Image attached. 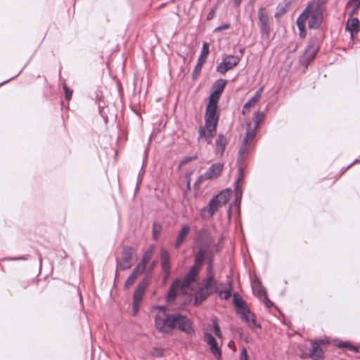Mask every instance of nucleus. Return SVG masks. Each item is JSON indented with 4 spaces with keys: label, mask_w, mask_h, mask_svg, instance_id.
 <instances>
[{
    "label": "nucleus",
    "mask_w": 360,
    "mask_h": 360,
    "mask_svg": "<svg viewBox=\"0 0 360 360\" xmlns=\"http://www.w3.org/2000/svg\"><path fill=\"white\" fill-rule=\"evenodd\" d=\"M258 18L262 33L268 37L270 32V22L268 13L264 8L261 7L259 8Z\"/></svg>",
    "instance_id": "obj_13"
},
{
    "label": "nucleus",
    "mask_w": 360,
    "mask_h": 360,
    "mask_svg": "<svg viewBox=\"0 0 360 360\" xmlns=\"http://www.w3.org/2000/svg\"><path fill=\"white\" fill-rule=\"evenodd\" d=\"M209 44L207 42H204L203 44H202V50H201V53H200V56L199 57V58H201V59H203V60H207V56L209 54V52H210V49H209Z\"/></svg>",
    "instance_id": "obj_30"
},
{
    "label": "nucleus",
    "mask_w": 360,
    "mask_h": 360,
    "mask_svg": "<svg viewBox=\"0 0 360 360\" xmlns=\"http://www.w3.org/2000/svg\"><path fill=\"white\" fill-rule=\"evenodd\" d=\"M323 340H317L311 342L309 356L312 360H323V351L321 348V345L323 344Z\"/></svg>",
    "instance_id": "obj_16"
},
{
    "label": "nucleus",
    "mask_w": 360,
    "mask_h": 360,
    "mask_svg": "<svg viewBox=\"0 0 360 360\" xmlns=\"http://www.w3.org/2000/svg\"><path fill=\"white\" fill-rule=\"evenodd\" d=\"M243 177H244L243 169L242 167H240L238 169V177L237 181H236V186H235V190H236L237 195L239 193H240V195H241V190L240 188V185L242 184Z\"/></svg>",
    "instance_id": "obj_27"
},
{
    "label": "nucleus",
    "mask_w": 360,
    "mask_h": 360,
    "mask_svg": "<svg viewBox=\"0 0 360 360\" xmlns=\"http://www.w3.org/2000/svg\"><path fill=\"white\" fill-rule=\"evenodd\" d=\"M136 249L130 246H124L122 249L120 257L117 259V267L121 270L129 269L131 265V259Z\"/></svg>",
    "instance_id": "obj_9"
},
{
    "label": "nucleus",
    "mask_w": 360,
    "mask_h": 360,
    "mask_svg": "<svg viewBox=\"0 0 360 360\" xmlns=\"http://www.w3.org/2000/svg\"><path fill=\"white\" fill-rule=\"evenodd\" d=\"M209 273H211V274H213V273H212V264H209V265H208V268H207V274H208Z\"/></svg>",
    "instance_id": "obj_42"
},
{
    "label": "nucleus",
    "mask_w": 360,
    "mask_h": 360,
    "mask_svg": "<svg viewBox=\"0 0 360 360\" xmlns=\"http://www.w3.org/2000/svg\"><path fill=\"white\" fill-rule=\"evenodd\" d=\"M205 62H206L205 60L198 58L197 64L195 65L194 70L193 71V78L196 77L200 73L202 67Z\"/></svg>",
    "instance_id": "obj_28"
},
{
    "label": "nucleus",
    "mask_w": 360,
    "mask_h": 360,
    "mask_svg": "<svg viewBox=\"0 0 360 360\" xmlns=\"http://www.w3.org/2000/svg\"><path fill=\"white\" fill-rule=\"evenodd\" d=\"M319 49V41L316 39H311L305 49L304 55L300 59L301 63L307 66L309 63L315 58Z\"/></svg>",
    "instance_id": "obj_10"
},
{
    "label": "nucleus",
    "mask_w": 360,
    "mask_h": 360,
    "mask_svg": "<svg viewBox=\"0 0 360 360\" xmlns=\"http://www.w3.org/2000/svg\"><path fill=\"white\" fill-rule=\"evenodd\" d=\"M212 323H213L214 334L217 337L221 338V330H220L219 326V324L217 323V319H212Z\"/></svg>",
    "instance_id": "obj_35"
},
{
    "label": "nucleus",
    "mask_w": 360,
    "mask_h": 360,
    "mask_svg": "<svg viewBox=\"0 0 360 360\" xmlns=\"http://www.w3.org/2000/svg\"><path fill=\"white\" fill-rule=\"evenodd\" d=\"M147 264L144 263L143 262L141 261L138 265L134 268L132 272L135 273L137 276L141 274L144 272L146 268Z\"/></svg>",
    "instance_id": "obj_31"
},
{
    "label": "nucleus",
    "mask_w": 360,
    "mask_h": 360,
    "mask_svg": "<svg viewBox=\"0 0 360 360\" xmlns=\"http://www.w3.org/2000/svg\"><path fill=\"white\" fill-rule=\"evenodd\" d=\"M336 346L338 348H345L355 353L359 352V347L347 341H340L336 344Z\"/></svg>",
    "instance_id": "obj_25"
},
{
    "label": "nucleus",
    "mask_w": 360,
    "mask_h": 360,
    "mask_svg": "<svg viewBox=\"0 0 360 360\" xmlns=\"http://www.w3.org/2000/svg\"><path fill=\"white\" fill-rule=\"evenodd\" d=\"M360 22L357 18H352L346 22V30L349 32L351 38L353 39L354 34H357L359 31Z\"/></svg>",
    "instance_id": "obj_21"
},
{
    "label": "nucleus",
    "mask_w": 360,
    "mask_h": 360,
    "mask_svg": "<svg viewBox=\"0 0 360 360\" xmlns=\"http://www.w3.org/2000/svg\"><path fill=\"white\" fill-rule=\"evenodd\" d=\"M63 89L65 91V99L70 101L72 96V90H71L66 84L63 85Z\"/></svg>",
    "instance_id": "obj_37"
},
{
    "label": "nucleus",
    "mask_w": 360,
    "mask_h": 360,
    "mask_svg": "<svg viewBox=\"0 0 360 360\" xmlns=\"http://www.w3.org/2000/svg\"><path fill=\"white\" fill-rule=\"evenodd\" d=\"M233 303L236 307L237 313L239 312L240 310H242L243 308H248L245 302L237 294L233 295Z\"/></svg>",
    "instance_id": "obj_26"
},
{
    "label": "nucleus",
    "mask_w": 360,
    "mask_h": 360,
    "mask_svg": "<svg viewBox=\"0 0 360 360\" xmlns=\"http://www.w3.org/2000/svg\"><path fill=\"white\" fill-rule=\"evenodd\" d=\"M264 119V114L262 112L258 111L255 115L254 125H252L251 122L247 124L246 134L243 141L242 146L239 150V153L241 156H243L245 153L252 150L253 146L252 142L256 136L258 125L263 122Z\"/></svg>",
    "instance_id": "obj_6"
},
{
    "label": "nucleus",
    "mask_w": 360,
    "mask_h": 360,
    "mask_svg": "<svg viewBox=\"0 0 360 360\" xmlns=\"http://www.w3.org/2000/svg\"><path fill=\"white\" fill-rule=\"evenodd\" d=\"M323 20V11L319 1L313 0L309 3L302 13L297 18L296 24L301 37H305L306 22L310 29H317Z\"/></svg>",
    "instance_id": "obj_3"
},
{
    "label": "nucleus",
    "mask_w": 360,
    "mask_h": 360,
    "mask_svg": "<svg viewBox=\"0 0 360 360\" xmlns=\"http://www.w3.org/2000/svg\"><path fill=\"white\" fill-rule=\"evenodd\" d=\"M217 292V281L214 279L212 274L209 273L206 278L202 281L201 287L196 292L194 303L195 305L200 304L208 297Z\"/></svg>",
    "instance_id": "obj_7"
},
{
    "label": "nucleus",
    "mask_w": 360,
    "mask_h": 360,
    "mask_svg": "<svg viewBox=\"0 0 360 360\" xmlns=\"http://www.w3.org/2000/svg\"><path fill=\"white\" fill-rule=\"evenodd\" d=\"M146 291V286L143 283H139L136 288V290L133 296V314L136 316L139 310L140 305L142 302L143 295Z\"/></svg>",
    "instance_id": "obj_12"
},
{
    "label": "nucleus",
    "mask_w": 360,
    "mask_h": 360,
    "mask_svg": "<svg viewBox=\"0 0 360 360\" xmlns=\"http://www.w3.org/2000/svg\"><path fill=\"white\" fill-rule=\"evenodd\" d=\"M166 307L155 306V326L164 334H172L174 330H179L187 334L194 332L188 317L180 314H167Z\"/></svg>",
    "instance_id": "obj_2"
},
{
    "label": "nucleus",
    "mask_w": 360,
    "mask_h": 360,
    "mask_svg": "<svg viewBox=\"0 0 360 360\" xmlns=\"http://www.w3.org/2000/svg\"><path fill=\"white\" fill-rule=\"evenodd\" d=\"M237 314L240 316V319L248 324L249 327H259V326L257 323L256 316L255 314L252 313L248 307L243 308L242 310H240L239 312Z\"/></svg>",
    "instance_id": "obj_14"
},
{
    "label": "nucleus",
    "mask_w": 360,
    "mask_h": 360,
    "mask_svg": "<svg viewBox=\"0 0 360 360\" xmlns=\"http://www.w3.org/2000/svg\"><path fill=\"white\" fill-rule=\"evenodd\" d=\"M264 86H261L257 91V92L255 93L254 96L249 101H248L246 103H245V105L243 107V110H242L243 114H246V113L249 112L250 109L253 106H255V105L259 101V99L262 96V94L264 91Z\"/></svg>",
    "instance_id": "obj_18"
},
{
    "label": "nucleus",
    "mask_w": 360,
    "mask_h": 360,
    "mask_svg": "<svg viewBox=\"0 0 360 360\" xmlns=\"http://www.w3.org/2000/svg\"><path fill=\"white\" fill-rule=\"evenodd\" d=\"M231 195V191L230 189L221 191L211 199L207 206L200 210V217L203 219H211L220 207L226 204Z\"/></svg>",
    "instance_id": "obj_4"
},
{
    "label": "nucleus",
    "mask_w": 360,
    "mask_h": 360,
    "mask_svg": "<svg viewBox=\"0 0 360 360\" xmlns=\"http://www.w3.org/2000/svg\"><path fill=\"white\" fill-rule=\"evenodd\" d=\"M228 214H229V217H231V207H229V208Z\"/></svg>",
    "instance_id": "obj_44"
},
{
    "label": "nucleus",
    "mask_w": 360,
    "mask_h": 360,
    "mask_svg": "<svg viewBox=\"0 0 360 360\" xmlns=\"http://www.w3.org/2000/svg\"><path fill=\"white\" fill-rule=\"evenodd\" d=\"M229 28V25H224L221 27H219L216 29V31H221L222 30L228 29Z\"/></svg>",
    "instance_id": "obj_41"
},
{
    "label": "nucleus",
    "mask_w": 360,
    "mask_h": 360,
    "mask_svg": "<svg viewBox=\"0 0 360 360\" xmlns=\"http://www.w3.org/2000/svg\"><path fill=\"white\" fill-rule=\"evenodd\" d=\"M214 12H215L214 9H212L210 11V13H208L207 17V20H211L213 18V16L214 15Z\"/></svg>",
    "instance_id": "obj_40"
},
{
    "label": "nucleus",
    "mask_w": 360,
    "mask_h": 360,
    "mask_svg": "<svg viewBox=\"0 0 360 360\" xmlns=\"http://www.w3.org/2000/svg\"><path fill=\"white\" fill-rule=\"evenodd\" d=\"M66 283L62 280H57L53 285V288L55 290L60 291L66 285Z\"/></svg>",
    "instance_id": "obj_33"
},
{
    "label": "nucleus",
    "mask_w": 360,
    "mask_h": 360,
    "mask_svg": "<svg viewBox=\"0 0 360 360\" xmlns=\"http://www.w3.org/2000/svg\"><path fill=\"white\" fill-rule=\"evenodd\" d=\"M360 7V0H349L346 5V11L349 15L352 17Z\"/></svg>",
    "instance_id": "obj_24"
},
{
    "label": "nucleus",
    "mask_w": 360,
    "mask_h": 360,
    "mask_svg": "<svg viewBox=\"0 0 360 360\" xmlns=\"http://www.w3.org/2000/svg\"><path fill=\"white\" fill-rule=\"evenodd\" d=\"M219 296L224 300H228L231 296V288L221 290L219 292Z\"/></svg>",
    "instance_id": "obj_34"
},
{
    "label": "nucleus",
    "mask_w": 360,
    "mask_h": 360,
    "mask_svg": "<svg viewBox=\"0 0 360 360\" xmlns=\"http://www.w3.org/2000/svg\"><path fill=\"white\" fill-rule=\"evenodd\" d=\"M192 160V158H188V159L186 160L184 162H187L188 161H189V160Z\"/></svg>",
    "instance_id": "obj_46"
},
{
    "label": "nucleus",
    "mask_w": 360,
    "mask_h": 360,
    "mask_svg": "<svg viewBox=\"0 0 360 360\" xmlns=\"http://www.w3.org/2000/svg\"><path fill=\"white\" fill-rule=\"evenodd\" d=\"M138 276H137L135 273L131 272V274H130V276L128 277V278L127 279V281L124 283V288L128 289L131 286H132L134 285V283H135Z\"/></svg>",
    "instance_id": "obj_29"
},
{
    "label": "nucleus",
    "mask_w": 360,
    "mask_h": 360,
    "mask_svg": "<svg viewBox=\"0 0 360 360\" xmlns=\"http://www.w3.org/2000/svg\"><path fill=\"white\" fill-rule=\"evenodd\" d=\"M160 259L161 267L167 278L170 274V257L168 251L165 248L161 249Z\"/></svg>",
    "instance_id": "obj_19"
},
{
    "label": "nucleus",
    "mask_w": 360,
    "mask_h": 360,
    "mask_svg": "<svg viewBox=\"0 0 360 360\" xmlns=\"http://www.w3.org/2000/svg\"><path fill=\"white\" fill-rule=\"evenodd\" d=\"M216 143V154L222 155L226 150L227 145V140L225 136L222 134H219L215 141Z\"/></svg>",
    "instance_id": "obj_22"
},
{
    "label": "nucleus",
    "mask_w": 360,
    "mask_h": 360,
    "mask_svg": "<svg viewBox=\"0 0 360 360\" xmlns=\"http://www.w3.org/2000/svg\"><path fill=\"white\" fill-rule=\"evenodd\" d=\"M248 352L245 349H243L241 352V360H248Z\"/></svg>",
    "instance_id": "obj_39"
},
{
    "label": "nucleus",
    "mask_w": 360,
    "mask_h": 360,
    "mask_svg": "<svg viewBox=\"0 0 360 360\" xmlns=\"http://www.w3.org/2000/svg\"><path fill=\"white\" fill-rule=\"evenodd\" d=\"M161 227L159 225L154 224L153 226V238L156 240L160 233Z\"/></svg>",
    "instance_id": "obj_38"
},
{
    "label": "nucleus",
    "mask_w": 360,
    "mask_h": 360,
    "mask_svg": "<svg viewBox=\"0 0 360 360\" xmlns=\"http://www.w3.org/2000/svg\"><path fill=\"white\" fill-rule=\"evenodd\" d=\"M152 255H153V250L152 249L148 250L143 255L141 261L146 264H148V262L150 261V259L152 257Z\"/></svg>",
    "instance_id": "obj_36"
},
{
    "label": "nucleus",
    "mask_w": 360,
    "mask_h": 360,
    "mask_svg": "<svg viewBox=\"0 0 360 360\" xmlns=\"http://www.w3.org/2000/svg\"><path fill=\"white\" fill-rule=\"evenodd\" d=\"M194 241L199 248L195 259L200 258V262H203L204 259L210 253L211 248L214 245V241L212 234L207 229H201L195 233Z\"/></svg>",
    "instance_id": "obj_5"
},
{
    "label": "nucleus",
    "mask_w": 360,
    "mask_h": 360,
    "mask_svg": "<svg viewBox=\"0 0 360 360\" xmlns=\"http://www.w3.org/2000/svg\"><path fill=\"white\" fill-rule=\"evenodd\" d=\"M205 340L210 346V349L212 354L217 359H219L221 357V352L219 348L215 338L210 333L205 334Z\"/></svg>",
    "instance_id": "obj_17"
},
{
    "label": "nucleus",
    "mask_w": 360,
    "mask_h": 360,
    "mask_svg": "<svg viewBox=\"0 0 360 360\" xmlns=\"http://www.w3.org/2000/svg\"><path fill=\"white\" fill-rule=\"evenodd\" d=\"M358 162H359V161L358 160H356L353 163H351V165L348 166V168L350 167L351 166H352L354 163Z\"/></svg>",
    "instance_id": "obj_45"
},
{
    "label": "nucleus",
    "mask_w": 360,
    "mask_h": 360,
    "mask_svg": "<svg viewBox=\"0 0 360 360\" xmlns=\"http://www.w3.org/2000/svg\"><path fill=\"white\" fill-rule=\"evenodd\" d=\"M259 294L261 299H262L263 302L266 306V307L270 308L274 305V303L268 299L267 295L264 290L259 291Z\"/></svg>",
    "instance_id": "obj_32"
},
{
    "label": "nucleus",
    "mask_w": 360,
    "mask_h": 360,
    "mask_svg": "<svg viewBox=\"0 0 360 360\" xmlns=\"http://www.w3.org/2000/svg\"><path fill=\"white\" fill-rule=\"evenodd\" d=\"M240 59L237 56L228 55L223 58L221 63H220L217 67V71L224 75L227 71L233 69L240 62Z\"/></svg>",
    "instance_id": "obj_11"
},
{
    "label": "nucleus",
    "mask_w": 360,
    "mask_h": 360,
    "mask_svg": "<svg viewBox=\"0 0 360 360\" xmlns=\"http://www.w3.org/2000/svg\"><path fill=\"white\" fill-rule=\"evenodd\" d=\"M179 284H180V278H178V279H176L171 285L169 290L168 295L167 297V300L168 302H172L174 300V299L177 295V292H179V290H181Z\"/></svg>",
    "instance_id": "obj_23"
},
{
    "label": "nucleus",
    "mask_w": 360,
    "mask_h": 360,
    "mask_svg": "<svg viewBox=\"0 0 360 360\" xmlns=\"http://www.w3.org/2000/svg\"><path fill=\"white\" fill-rule=\"evenodd\" d=\"M190 231L191 228L188 225L184 224L181 226L174 245L175 249H179L181 246V245L186 240Z\"/></svg>",
    "instance_id": "obj_20"
},
{
    "label": "nucleus",
    "mask_w": 360,
    "mask_h": 360,
    "mask_svg": "<svg viewBox=\"0 0 360 360\" xmlns=\"http://www.w3.org/2000/svg\"><path fill=\"white\" fill-rule=\"evenodd\" d=\"M202 262H200V259L198 258L195 259L194 264L190 269L188 273L185 276L183 280L180 279L179 286L181 290L184 293L187 292L189 290L190 286L195 283L198 278V274L201 269Z\"/></svg>",
    "instance_id": "obj_8"
},
{
    "label": "nucleus",
    "mask_w": 360,
    "mask_h": 360,
    "mask_svg": "<svg viewBox=\"0 0 360 360\" xmlns=\"http://www.w3.org/2000/svg\"><path fill=\"white\" fill-rule=\"evenodd\" d=\"M227 81L223 79L217 80L213 85V91L209 97V102L205 114V127H198V141L200 143L203 139L208 144H211L215 135L218 125L219 114L217 112L218 102L223 93Z\"/></svg>",
    "instance_id": "obj_1"
},
{
    "label": "nucleus",
    "mask_w": 360,
    "mask_h": 360,
    "mask_svg": "<svg viewBox=\"0 0 360 360\" xmlns=\"http://www.w3.org/2000/svg\"><path fill=\"white\" fill-rule=\"evenodd\" d=\"M224 165L221 163L213 164L201 176L200 179H212L217 177L221 172Z\"/></svg>",
    "instance_id": "obj_15"
},
{
    "label": "nucleus",
    "mask_w": 360,
    "mask_h": 360,
    "mask_svg": "<svg viewBox=\"0 0 360 360\" xmlns=\"http://www.w3.org/2000/svg\"><path fill=\"white\" fill-rule=\"evenodd\" d=\"M241 1L242 0H234V5L238 7L240 4Z\"/></svg>",
    "instance_id": "obj_43"
}]
</instances>
